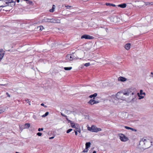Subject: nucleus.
Returning <instances> with one entry per match:
<instances>
[{
  "label": "nucleus",
  "instance_id": "nucleus-1",
  "mask_svg": "<svg viewBox=\"0 0 153 153\" xmlns=\"http://www.w3.org/2000/svg\"><path fill=\"white\" fill-rule=\"evenodd\" d=\"M152 140L149 139L142 138L140 141L138 147L141 151L146 149L152 145Z\"/></svg>",
  "mask_w": 153,
  "mask_h": 153
},
{
  "label": "nucleus",
  "instance_id": "nucleus-2",
  "mask_svg": "<svg viewBox=\"0 0 153 153\" xmlns=\"http://www.w3.org/2000/svg\"><path fill=\"white\" fill-rule=\"evenodd\" d=\"M123 95H125L126 96H130L131 97L130 100L129 101L130 102L131 101H134V97H136V95L135 93L134 92H132L130 90H128L123 92Z\"/></svg>",
  "mask_w": 153,
  "mask_h": 153
},
{
  "label": "nucleus",
  "instance_id": "nucleus-3",
  "mask_svg": "<svg viewBox=\"0 0 153 153\" xmlns=\"http://www.w3.org/2000/svg\"><path fill=\"white\" fill-rule=\"evenodd\" d=\"M5 4H7L6 5L0 6V7H4L7 6H14L15 4L16 0H7Z\"/></svg>",
  "mask_w": 153,
  "mask_h": 153
},
{
  "label": "nucleus",
  "instance_id": "nucleus-4",
  "mask_svg": "<svg viewBox=\"0 0 153 153\" xmlns=\"http://www.w3.org/2000/svg\"><path fill=\"white\" fill-rule=\"evenodd\" d=\"M108 31L107 28H104L102 27H99L98 29V32L99 33L102 35H105Z\"/></svg>",
  "mask_w": 153,
  "mask_h": 153
},
{
  "label": "nucleus",
  "instance_id": "nucleus-5",
  "mask_svg": "<svg viewBox=\"0 0 153 153\" xmlns=\"http://www.w3.org/2000/svg\"><path fill=\"white\" fill-rule=\"evenodd\" d=\"M116 97L117 99L122 100H124L125 98L123 97V92H118L116 94Z\"/></svg>",
  "mask_w": 153,
  "mask_h": 153
},
{
  "label": "nucleus",
  "instance_id": "nucleus-6",
  "mask_svg": "<svg viewBox=\"0 0 153 153\" xmlns=\"http://www.w3.org/2000/svg\"><path fill=\"white\" fill-rule=\"evenodd\" d=\"M119 136L120 137V139L121 141L125 142L128 140V137L123 134H120Z\"/></svg>",
  "mask_w": 153,
  "mask_h": 153
},
{
  "label": "nucleus",
  "instance_id": "nucleus-7",
  "mask_svg": "<svg viewBox=\"0 0 153 153\" xmlns=\"http://www.w3.org/2000/svg\"><path fill=\"white\" fill-rule=\"evenodd\" d=\"M53 19H49L48 18L45 17L42 20V22H50L52 23L53 22Z\"/></svg>",
  "mask_w": 153,
  "mask_h": 153
},
{
  "label": "nucleus",
  "instance_id": "nucleus-8",
  "mask_svg": "<svg viewBox=\"0 0 153 153\" xmlns=\"http://www.w3.org/2000/svg\"><path fill=\"white\" fill-rule=\"evenodd\" d=\"M97 129V127L94 125H92L91 127H88V129L90 131L96 132Z\"/></svg>",
  "mask_w": 153,
  "mask_h": 153
},
{
  "label": "nucleus",
  "instance_id": "nucleus-9",
  "mask_svg": "<svg viewBox=\"0 0 153 153\" xmlns=\"http://www.w3.org/2000/svg\"><path fill=\"white\" fill-rule=\"evenodd\" d=\"M92 36L86 34L82 35L81 37V38L82 39H92Z\"/></svg>",
  "mask_w": 153,
  "mask_h": 153
},
{
  "label": "nucleus",
  "instance_id": "nucleus-10",
  "mask_svg": "<svg viewBox=\"0 0 153 153\" xmlns=\"http://www.w3.org/2000/svg\"><path fill=\"white\" fill-rule=\"evenodd\" d=\"M66 59L68 62L72 61L73 60L72 55H67L66 57Z\"/></svg>",
  "mask_w": 153,
  "mask_h": 153
},
{
  "label": "nucleus",
  "instance_id": "nucleus-11",
  "mask_svg": "<svg viewBox=\"0 0 153 153\" xmlns=\"http://www.w3.org/2000/svg\"><path fill=\"white\" fill-rule=\"evenodd\" d=\"M6 2V0H0V5H6L7 4H5V2Z\"/></svg>",
  "mask_w": 153,
  "mask_h": 153
},
{
  "label": "nucleus",
  "instance_id": "nucleus-12",
  "mask_svg": "<svg viewBox=\"0 0 153 153\" xmlns=\"http://www.w3.org/2000/svg\"><path fill=\"white\" fill-rule=\"evenodd\" d=\"M118 80L119 81H120L122 82H124L126 80V79L124 77L122 76H120L118 78Z\"/></svg>",
  "mask_w": 153,
  "mask_h": 153
},
{
  "label": "nucleus",
  "instance_id": "nucleus-13",
  "mask_svg": "<svg viewBox=\"0 0 153 153\" xmlns=\"http://www.w3.org/2000/svg\"><path fill=\"white\" fill-rule=\"evenodd\" d=\"M130 44L128 43L125 45V48L126 50H128L130 48Z\"/></svg>",
  "mask_w": 153,
  "mask_h": 153
},
{
  "label": "nucleus",
  "instance_id": "nucleus-14",
  "mask_svg": "<svg viewBox=\"0 0 153 153\" xmlns=\"http://www.w3.org/2000/svg\"><path fill=\"white\" fill-rule=\"evenodd\" d=\"M126 5L125 3H124L123 4H119L118 5V7H120L122 8H124L126 7Z\"/></svg>",
  "mask_w": 153,
  "mask_h": 153
},
{
  "label": "nucleus",
  "instance_id": "nucleus-15",
  "mask_svg": "<svg viewBox=\"0 0 153 153\" xmlns=\"http://www.w3.org/2000/svg\"><path fill=\"white\" fill-rule=\"evenodd\" d=\"M94 99H91V100L88 102V103L91 104V105H93L94 104H95V103H94Z\"/></svg>",
  "mask_w": 153,
  "mask_h": 153
},
{
  "label": "nucleus",
  "instance_id": "nucleus-16",
  "mask_svg": "<svg viewBox=\"0 0 153 153\" xmlns=\"http://www.w3.org/2000/svg\"><path fill=\"white\" fill-rule=\"evenodd\" d=\"M97 95V94L96 93H95L89 96V97L90 98H92L93 97V99H95V97H96Z\"/></svg>",
  "mask_w": 153,
  "mask_h": 153
},
{
  "label": "nucleus",
  "instance_id": "nucleus-17",
  "mask_svg": "<svg viewBox=\"0 0 153 153\" xmlns=\"http://www.w3.org/2000/svg\"><path fill=\"white\" fill-rule=\"evenodd\" d=\"M53 22H52L53 23H59L60 22V20L59 19H53Z\"/></svg>",
  "mask_w": 153,
  "mask_h": 153
},
{
  "label": "nucleus",
  "instance_id": "nucleus-18",
  "mask_svg": "<svg viewBox=\"0 0 153 153\" xmlns=\"http://www.w3.org/2000/svg\"><path fill=\"white\" fill-rule=\"evenodd\" d=\"M69 121L70 123L71 126L72 128H76V126L75 125V124L74 123H73L72 121L70 120H69Z\"/></svg>",
  "mask_w": 153,
  "mask_h": 153
},
{
  "label": "nucleus",
  "instance_id": "nucleus-19",
  "mask_svg": "<svg viewBox=\"0 0 153 153\" xmlns=\"http://www.w3.org/2000/svg\"><path fill=\"white\" fill-rule=\"evenodd\" d=\"M30 123H25L24 125V128H28L30 127Z\"/></svg>",
  "mask_w": 153,
  "mask_h": 153
},
{
  "label": "nucleus",
  "instance_id": "nucleus-20",
  "mask_svg": "<svg viewBox=\"0 0 153 153\" xmlns=\"http://www.w3.org/2000/svg\"><path fill=\"white\" fill-rule=\"evenodd\" d=\"M91 144L90 142L86 143L85 144V147L88 149L90 146Z\"/></svg>",
  "mask_w": 153,
  "mask_h": 153
},
{
  "label": "nucleus",
  "instance_id": "nucleus-21",
  "mask_svg": "<svg viewBox=\"0 0 153 153\" xmlns=\"http://www.w3.org/2000/svg\"><path fill=\"white\" fill-rule=\"evenodd\" d=\"M137 95L139 97V99L140 100L142 99H143L144 97V96H142L139 94V93H137Z\"/></svg>",
  "mask_w": 153,
  "mask_h": 153
},
{
  "label": "nucleus",
  "instance_id": "nucleus-22",
  "mask_svg": "<svg viewBox=\"0 0 153 153\" xmlns=\"http://www.w3.org/2000/svg\"><path fill=\"white\" fill-rule=\"evenodd\" d=\"M55 7V6L53 4V5L52 8L50 10V11L51 12H53L54 11Z\"/></svg>",
  "mask_w": 153,
  "mask_h": 153
},
{
  "label": "nucleus",
  "instance_id": "nucleus-23",
  "mask_svg": "<svg viewBox=\"0 0 153 153\" xmlns=\"http://www.w3.org/2000/svg\"><path fill=\"white\" fill-rule=\"evenodd\" d=\"M105 4L107 5V6H113V7H115V5L114 4H110V3H106Z\"/></svg>",
  "mask_w": 153,
  "mask_h": 153
},
{
  "label": "nucleus",
  "instance_id": "nucleus-24",
  "mask_svg": "<svg viewBox=\"0 0 153 153\" xmlns=\"http://www.w3.org/2000/svg\"><path fill=\"white\" fill-rule=\"evenodd\" d=\"M140 95H144V96L145 95V92H143V91L142 90H140V93H139Z\"/></svg>",
  "mask_w": 153,
  "mask_h": 153
},
{
  "label": "nucleus",
  "instance_id": "nucleus-25",
  "mask_svg": "<svg viewBox=\"0 0 153 153\" xmlns=\"http://www.w3.org/2000/svg\"><path fill=\"white\" fill-rule=\"evenodd\" d=\"M38 28L39 29V30L40 31H42L44 29V27L42 26H40L38 27Z\"/></svg>",
  "mask_w": 153,
  "mask_h": 153
},
{
  "label": "nucleus",
  "instance_id": "nucleus-26",
  "mask_svg": "<svg viewBox=\"0 0 153 153\" xmlns=\"http://www.w3.org/2000/svg\"><path fill=\"white\" fill-rule=\"evenodd\" d=\"M72 68V67H65L64 69L65 70H70Z\"/></svg>",
  "mask_w": 153,
  "mask_h": 153
},
{
  "label": "nucleus",
  "instance_id": "nucleus-27",
  "mask_svg": "<svg viewBox=\"0 0 153 153\" xmlns=\"http://www.w3.org/2000/svg\"><path fill=\"white\" fill-rule=\"evenodd\" d=\"M48 114H49V112H46V113L45 114L42 115V117H45L47 116H48Z\"/></svg>",
  "mask_w": 153,
  "mask_h": 153
},
{
  "label": "nucleus",
  "instance_id": "nucleus-28",
  "mask_svg": "<svg viewBox=\"0 0 153 153\" xmlns=\"http://www.w3.org/2000/svg\"><path fill=\"white\" fill-rule=\"evenodd\" d=\"M72 57L73 59H79V58L74 56V55L73 54L72 55Z\"/></svg>",
  "mask_w": 153,
  "mask_h": 153
},
{
  "label": "nucleus",
  "instance_id": "nucleus-29",
  "mask_svg": "<svg viewBox=\"0 0 153 153\" xmlns=\"http://www.w3.org/2000/svg\"><path fill=\"white\" fill-rule=\"evenodd\" d=\"M65 7L67 9H70V8L71 7H72V6H69V5H65Z\"/></svg>",
  "mask_w": 153,
  "mask_h": 153
},
{
  "label": "nucleus",
  "instance_id": "nucleus-30",
  "mask_svg": "<svg viewBox=\"0 0 153 153\" xmlns=\"http://www.w3.org/2000/svg\"><path fill=\"white\" fill-rule=\"evenodd\" d=\"M88 148H86L85 147V149H84L83 151V152H88Z\"/></svg>",
  "mask_w": 153,
  "mask_h": 153
},
{
  "label": "nucleus",
  "instance_id": "nucleus-31",
  "mask_svg": "<svg viewBox=\"0 0 153 153\" xmlns=\"http://www.w3.org/2000/svg\"><path fill=\"white\" fill-rule=\"evenodd\" d=\"M102 130V129L101 128H97V129H96V131H97L96 132H97L98 131H101Z\"/></svg>",
  "mask_w": 153,
  "mask_h": 153
},
{
  "label": "nucleus",
  "instance_id": "nucleus-32",
  "mask_svg": "<svg viewBox=\"0 0 153 153\" xmlns=\"http://www.w3.org/2000/svg\"><path fill=\"white\" fill-rule=\"evenodd\" d=\"M27 3L29 4H31L32 3V2L31 1H29L28 0V1H26Z\"/></svg>",
  "mask_w": 153,
  "mask_h": 153
},
{
  "label": "nucleus",
  "instance_id": "nucleus-33",
  "mask_svg": "<svg viewBox=\"0 0 153 153\" xmlns=\"http://www.w3.org/2000/svg\"><path fill=\"white\" fill-rule=\"evenodd\" d=\"M90 65V63H86L84 65L86 67H88Z\"/></svg>",
  "mask_w": 153,
  "mask_h": 153
},
{
  "label": "nucleus",
  "instance_id": "nucleus-34",
  "mask_svg": "<svg viewBox=\"0 0 153 153\" xmlns=\"http://www.w3.org/2000/svg\"><path fill=\"white\" fill-rule=\"evenodd\" d=\"M100 102V101L98 100H95L94 99V103H95V104H97V103H99Z\"/></svg>",
  "mask_w": 153,
  "mask_h": 153
},
{
  "label": "nucleus",
  "instance_id": "nucleus-35",
  "mask_svg": "<svg viewBox=\"0 0 153 153\" xmlns=\"http://www.w3.org/2000/svg\"><path fill=\"white\" fill-rule=\"evenodd\" d=\"M72 130V129H69L67 131V133H68L69 132H70Z\"/></svg>",
  "mask_w": 153,
  "mask_h": 153
},
{
  "label": "nucleus",
  "instance_id": "nucleus-36",
  "mask_svg": "<svg viewBox=\"0 0 153 153\" xmlns=\"http://www.w3.org/2000/svg\"><path fill=\"white\" fill-rule=\"evenodd\" d=\"M37 135L39 136H41L42 135V133L41 132H38L37 133Z\"/></svg>",
  "mask_w": 153,
  "mask_h": 153
},
{
  "label": "nucleus",
  "instance_id": "nucleus-37",
  "mask_svg": "<svg viewBox=\"0 0 153 153\" xmlns=\"http://www.w3.org/2000/svg\"><path fill=\"white\" fill-rule=\"evenodd\" d=\"M43 128H39L38 129V131H43Z\"/></svg>",
  "mask_w": 153,
  "mask_h": 153
},
{
  "label": "nucleus",
  "instance_id": "nucleus-38",
  "mask_svg": "<svg viewBox=\"0 0 153 153\" xmlns=\"http://www.w3.org/2000/svg\"><path fill=\"white\" fill-rule=\"evenodd\" d=\"M125 127L126 128L128 129H131V128L128 126H125Z\"/></svg>",
  "mask_w": 153,
  "mask_h": 153
},
{
  "label": "nucleus",
  "instance_id": "nucleus-39",
  "mask_svg": "<svg viewBox=\"0 0 153 153\" xmlns=\"http://www.w3.org/2000/svg\"><path fill=\"white\" fill-rule=\"evenodd\" d=\"M4 110H3V109L0 110V114L3 112H4Z\"/></svg>",
  "mask_w": 153,
  "mask_h": 153
},
{
  "label": "nucleus",
  "instance_id": "nucleus-40",
  "mask_svg": "<svg viewBox=\"0 0 153 153\" xmlns=\"http://www.w3.org/2000/svg\"><path fill=\"white\" fill-rule=\"evenodd\" d=\"M0 52L1 53H4V51L2 49H0Z\"/></svg>",
  "mask_w": 153,
  "mask_h": 153
},
{
  "label": "nucleus",
  "instance_id": "nucleus-41",
  "mask_svg": "<svg viewBox=\"0 0 153 153\" xmlns=\"http://www.w3.org/2000/svg\"><path fill=\"white\" fill-rule=\"evenodd\" d=\"M130 129L132 130V131H136V130L135 129L132 128H131V129Z\"/></svg>",
  "mask_w": 153,
  "mask_h": 153
},
{
  "label": "nucleus",
  "instance_id": "nucleus-42",
  "mask_svg": "<svg viewBox=\"0 0 153 153\" xmlns=\"http://www.w3.org/2000/svg\"><path fill=\"white\" fill-rule=\"evenodd\" d=\"M41 105H42V106H44L45 107V108H46V107H47V106H46V105H45H45H44V104L43 103H42V104H41Z\"/></svg>",
  "mask_w": 153,
  "mask_h": 153
},
{
  "label": "nucleus",
  "instance_id": "nucleus-43",
  "mask_svg": "<svg viewBox=\"0 0 153 153\" xmlns=\"http://www.w3.org/2000/svg\"><path fill=\"white\" fill-rule=\"evenodd\" d=\"M6 94L7 95V96L9 97H10V94H9V93L7 92L6 93Z\"/></svg>",
  "mask_w": 153,
  "mask_h": 153
},
{
  "label": "nucleus",
  "instance_id": "nucleus-44",
  "mask_svg": "<svg viewBox=\"0 0 153 153\" xmlns=\"http://www.w3.org/2000/svg\"><path fill=\"white\" fill-rule=\"evenodd\" d=\"M61 114L62 115V116H64L65 117H67L66 115H64V114H63L62 113H61Z\"/></svg>",
  "mask_w": 153,
  "mask_h": 153
},
{
  "label": "nucleus",
  "instance_id": "nucleus-45",
  "mask_svg": "<svg viewBox=\"0 0 153 153\" xmlns=\"http://www.w3.org/2000/svg\"><path fill=\"white\" fill-rule=\"evenodd\" d=\"M54 137H50L49 138V139L50 140H51V139H52Z\"/></svg>",
  "mask_w": 153,
  "mask_h": 153
},
{
  "label": "nucleus",
  "instance_id": "nucleus-46",
  "mask_svg": "<svg viewBox=\"0 0 153 153\" xmlns=\"http://www.w3.org/2000/svg\"><path fill=\"white\" fill-rule=\"evenodd\" d=\"M0 85L1 86H5L6 85V84H0Z\"/></svg>",
  "mask_w": 153,
  "mask_h": 153
},
{
  "label": "nucleus",
  "instance_id": "nucleus-47",
  "mask_svg": "<svg viewBox=\"0 0 153 153\" xmlns=\"http://www.w3.org/2000/svg\"><path fill=\"white\" fill-rule=\"evenodd\" d=\"M75 134L76 135H77V133L76 131H75Z\"/></svg>",
  "mask_w": 153,
  "mask_h": 153
},
{
  "label": "nucleus",
  "instance_id": "nucleus-48",
  "mask_svg": "<svg viewBox=\"0 0 153 153\" xmlns=\"http://www.w3.org/2000/svg\"><path fill=\"white\" fill-rule=\"evenodd\" d=\"M26 101L27 102V103H28L29 102V101L28 99H27L26 100Z\"/></svg>",
  "mask_w": 153,
  "mask_h": 153
},
{
  "label": "nucleus",
  "instance_id": "nucleus-49",
  "mask_svg": "<svg viewBox=\"0 0 153 153\" xmlns=\"http://www.w3.org/2000/svg\"><path fill=\"white\" fill-rule=\"evenodd\" d=\"M17 1L18 3H19V0H16V1Z\"/></svg>",
  "mask_w": 153,
  "mask_h": 153
},
{
  "label": "nucleus",
  "instance_id": "nucleus-50",
  "mask_svg": "<svg viewBox=\"0 0 153 153\" xmlns=\"http://www.w3.org/2000/svg\"><path fill=\"white\" fill-rule=\"evenodd\" d=\"M93 153H96V152L95 151H94L93 152Z\"/></svg>",
  "mask_w": 153,
  "mask_h": 153
},
{
  "label": "nucleus",
  "instance_id": "nucleus-51",
  "mask_svg": "<svg viewBox=\"0 0 153 153\" xmlns=\"http://www.w3.org/2000/svg\"><path fill=\"white\" fill-rule=\"evenodd\" d=\"M77 131L79 132V133H80V130H77Z\"/></svg>",
  "mask_w": 153,
  "mask_h": 153
},
{
  "label": "nucleus",
  "instance_id": "nucleus-52",
  "mask_svg": "<svg viewBox=\"0 0 153 153\" xmlns=\"http://www.w3.org/2000/svg\"><path fill=\"white\" fill-rule=\"evenodd\" d=\"M66 119H67V120H68V121L69 122H70L69 121V120H68V119L67 118H66Z\"/></svg>",
  "mask_w": 153,
  "mask_h": 153
},
{
  "label": "nucleus",
  "instance_id": "nucleus-53",
  "mask_svg": "<svg viewBox=\"0 0 153 153\" xmlns=\"http://www.w3.org/2000/svg\"><path fill=\"white\" fill-rule=\"evenodd\" d=\"M151 74H152V75H153V72H151Z\"/></svg>",
  "mask_w": 153,
  "mask_h": 153
},
{
  "label": "nucleus",
  "instance_id": "nucleus-54",
  "mask_svg": "<svg viewBox=\"0 0 153 153\" xmlns=\"http://www.w3.org/2000/svg\"><path fill=\"white\" fill-rule=\"evenodd\" d=\"M16 153H19L18 152H16Z\"/></svg>",
  "mask_w": 153,
  "mask_h": 153
},
{
  "label": "nucleus",
  "instance_id": "nucleus-55",
  "mask_svg": "<svg viewBox=\"0 0 153 153\" xmlns=\"http://www.w3.org/2000/svg\"><path fill=\"white\" fill-rule=\"evenodd\" d=\"M152 77H153V76H152Z\"/></svg>",
  "mask_w": 153,
  "mask_h": 153
}]
</instances>
